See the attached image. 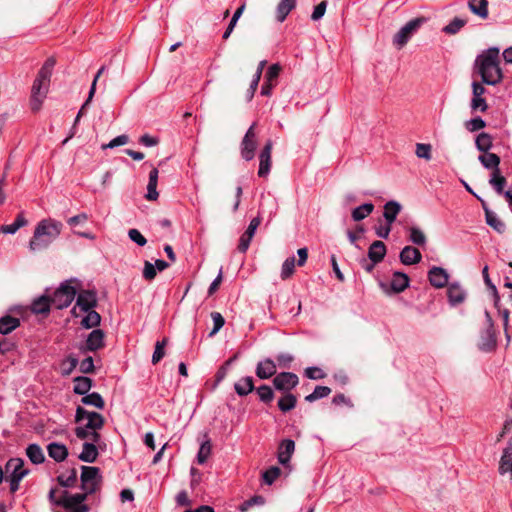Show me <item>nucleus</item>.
Returning a JSON list of instances; mask_svg holds the SVG:
<instances>
[{"mask_svg":"<svg viewBox=\"0 0 512 512\" xmlns=\"http://www.w3.org/2000/svg\"><path fill=\"white\" fill-rule=\"evenodd\" d=\"M96 444L97 443L94 442H85L83 444L82 452L78 456L79 459L87 463L95 462L99 454Z\"/></svg>","mask_w":512,"mask_h":512,"instance_id":"nucleus-27","label":"nucleus"},{"mask_svg":"<svg viewBox=\"0 0 512 512\" xmlns=\"http://www.w3.org/2000/svg\"><path fill=\"white\" fill-rule=\"evenodd\" d=\"M26 224L27 220L25 219L23 213H20L17 215L13 223L3 225L0 230L4 234H15L21 227H24Z\"/></svg>","mask_w":512,"mask_h":512,"instance_id":"nucleus-45","label":"nucleus"},{"mask_svg":"<svg viewBox=\"0 0 512 512\" xmlns=\"http://www.w3.org/2000/svg\"><path fill=\"white\" fill-rule=\"evenodd\" d=\"M86 313V316L83 317L81 321V325L86 328H95L100 324L101 316L98 312H96L94 309L84 311Z\"/></svg>","mask_w":512,"mask_h":512,"instance_id":"nucleus-44","label":"nucleus"},{"mask_svg":"<svg viewBox=\"0 0 512 512\" xmlns=\"http://www.w3.org/2000/svg\"><path fill=\"white\" fill-rule=\"evenodd\" d=\"M85 420L87 421L85 423L86 428H91V430L102 429L105 423V419L100 413L78 406L75 413V422L80 424Z\"/></svg>","mask_w":512,"mask_h":512,"instance_id":"nucleus-8","label":"nucleus"},{"mask_svg":"<svg viewBox=\"0 0 512 512\" xmlns=\"http://www.w3.org/2000/svg\"><path fill=\"white\" fill-rule=\"evenodd\" d=\"M62 223L54 219L41 220L33 233L29 242V249L32 252L46 249L61 233Z\"/></svg>","mask_w":512,"mask_h":512,"instance_id":"nucleus-2","label":"nucleus"},{"mask_svg":"<svg viewBox=\"0 0 512 512\" xmlns=\"http://www.w3.org/2000/svg\"><path fill=\"white\" fill-rule=\"evenodd\" d=\"M298 383V376L292 372H281L273 379L275 389L284 393L290 392L298 385Z\"/></svg>","mask_w":512,"mask_h":512,"instance_id":"nucleus-13","label":"nucleus"},{"mask_svg":"<svg viewBox=\"0 0 512 512\" xmlns=\"http://www.w3.org/2000/svg\"><path fill=\"white\" fill-rule=\"evenodd\" d=\"M373 210L374 205L372 203H364L352 210V219L356 222H359L369 216Z\"/></svg>","mask_w":512,"mask_h":512,"instance_id":"nucleus-43","label":"nucleus"},{"mask_svg":"<svg viewBox=\"0 0 512 512\" xmlns=\"http://www.w3.org/2000/svg\"><path fill=\"white\" fill-rule=\"evenodd\" d=\"M258 398L264 402H271L274 398V391L268 385H260L258 386Z\"/></svg>","mask_w":512,"mask_h":512,"instance_id":"nucleus-57","label":"nucleus"},{"mask_svg":"<svg viewBox=\"0 0 512 512\" xmlns=\"http://www.w3.org/2000/svg\"><path fill=\"white\" fill-rule=\"evenodd\" d=\"M59 485L65 488H72L77 482V470L72 468L67 473H61L57 476Z\"/></svg>","mask_w":512,"mask_h":512,"instance_id":"nucleus-42","label":"nucleus"},{"mask_svg":"<svg viewBox=\"0 0 512 512\" xmlns=\"http://www.w3.org/2000/svg\"><path fill=\"white\" fill-rule=\"evenodd\" d=\"M81 489L83 492L81 494L89 495L95 493L100 488V470L97 467L93 466H82L81 468Z\"/></svg>","mask_w":512,"mask_h":512,"instance_id":"nucleus-5","label":"nucleus"},{"mask_svg":"<svg viewBox=\"0 0 512 512\" xmlns=\"http://www.w3.org/2000/svg\"><path fill=\"white\" fill-rule=\"evenodd\" d=\"M417 157L423 158L425 160L431 159V145L430 144H424V143H418L416 145V151H415Z\"/></svg>","mask_w":512,"mask_h":512,"instance_id":"nucleus-62","label":"nucleus"},{"mask_svg":"<svg viewBox=\"0 0 512 512\" xmlns=\"http://www.w3.org/2000/svg\"><path fill=\"white\" fill-rule=\"evenodd\" d=\"M256 231V218L251 219L247 230L241 235L237 250L240 253H245L250 245V242Z\"/></svg>","mask_w":512,"mask_h":512,"instance_id":"nucleus-21","label":"nucleus"},{"mask_svg":"<svg viewBox=\"0 0 512 512\" xmlns=\"http://www.w3.org/2000/svg\"><path fill=\"white\" fill-rule=\"evenodd\" d=\"M52 306L50 297L42 295L35 299L31 304V310L35 314H47Z\"/></svg>","mask_w":512,"mask_h":512,"instance_id":"nucleus-32","label":"nucleus"},{"mask_svg":"<svg viewBox=\"0 0 512 512\" xmlns=\"http://www.w3.org/2000/svg\"><path fill=\"white\" fill-rule=\"evenodd\" d=\"M410 279L407 274L395 271L392 275L390 288L393 293H401L409 286Z\"/></svg>","mask_w":512,"mask_h":512,"instance_id":"nucleus-20","label":"nucleus"},{"mask_svg":"<svg viewBox=\"0 0 512 512\" xmlns=\"http://www.w3.org/2000/svg\"><path fill=\"white\" fill-rule=\"evenodd\" d=\"M265 206H267L268 208L267 212L270 218L272 214L275 213V211L277 210L276 199L271 197L270 195L268 197L262 196V201L260 203L261 213L266 212Z\"/></svg>","mask_w":512,"mask_h":512,"instance_id":"nucleus-56","label":"nucleus"},{"mask_svg":"<svg viewBox=\"0 0 512 512\" xmlns=\"http://www.w3.org/2000/svg\"><path fill=\"white\" fill-rule=\"evenodd\" d=\"M256 122H253L247 130L240 145L241 157L250 161L255 157L256 152Z\"/></svg>","mask_w":512,"mask_h":512,"instance_id":"nucleus-10","label":"nucleus"},{"mask_svg":"<svg viewBox=\"0 0 512 512\" xmlns=\"http://www.w3.org/2000/svg\"><path fill=\"white\" fill-rule=\"evenodd\" d=\"M409 231V240L417 245V246H425L426 245V242H427V238L424 234V232L418 228V227H415V226H412L408 229Z\"/></svg>","mask_w":512,"mask_h":512,"instance_id":"nucleus-48","label":"nucleus"},{"mask_svg":"<svg viewBox=\"0 0 512 512\" xmlns=\"http://www.w3.org/2000/svg\"><path fill=\"white\" fill-rule=\"evenodd\" d=\"M128 236L131 241L135 242L139 246H144L147 243L146 238L137 229H130L128 231Z\"/></svg>","mask_w":512,"mask_h":512,"instance_id":"nucleus-63","label":"nucleus"},{"mask_svg":"<svg viewBox=\"0 0 512 512\" xmlns=\"http://www.w3.org/2000/svg\"><path fill=\"white\" fill-rule=\"evenodd\" d=\"M98 430L99 429L91 430V428H86V424H83L75 428V435L81 440L88 439L91 440V442L99 443L101 435Z\"/></svg>","mask_w":512,"mask_h":512,"instance_id":"nucleus-26","label":"nucleus"},{"mask_svg":"<svg viewBox=\"0 0 512 512\" xmlns=\"http://www.w3.org/2000/svg\"><path fill=\"white\" fill-rule=\"evenodd\" d=\"M386 252L387 249L384 242L376 240L370 245L368 249V258L374 263H379L384 259Z\"/></svg>","mask_w":512,"mask_h":512,"instance_id":"nucleus-23","label":"nucleus"},{"mask_svg":"<svg viewBox=\"0 0 512 512\" xmlns=\"http://www.w3.org/2000/svg\"><path fill=\"white\" fill-rule=\"evenodd\" d=\"M399 258L404 265H414L421 261L422 254L418 248L408 245L401 250Z\"/></svg>","mask_w":512,"mask_h":512,"instance_id":"nucleus-18","label":"nucleus"},{"mask_svg":"<svg viewBox=\"0 0 512 512\" xmlns=\"http://www.w3.org/2000/svg\"><path fill=\"white\" fill-rule=\"evenodd\" d=\"M482 275H483L485 284L493 290L494 306H495V308H498V303L500 302V297H499L498 291L496 289V286L494 284H492V282L489 278L487 265L483 268Z\"/></svg>","mask_w":512,"mask_h":512,"instance_id":"nucleus-59","label":"nucleus"},{"mask_svg":"<svg viewBox=\"0 0 512 512\" xmlns=\"http://www.w3.org/2000/svg\"><path fill=\"white\" fill-rule=\"evenodd\" d=\"M5 480L9 483L10 492L14 494L19 490L20 482L30 470L25 468L22 458H10L5 464Z\"/></svg>","mask_w":512,"mask_h":512,"instance_id":"nucleus-3","label":"nucleus"},{"mask_svg":"<svg viewBox=\"0 0 512 512\" xmlns=\"http://www.w3.org/2000/svg\"><path fill=\"white\" fill-rule=\"evenodd\" d=\"M26 455L33 464H42L45 456L42 448L38 444H29L26 448Z\"/></svg>","mask_w":512,"mask_h":512,"instance_id":"nucleus-35","label":"nucleus"},{"mask_svg":"<svg viewBox=\"0 0 512 512\" xmlns=\"http://www.w3.org/2000/svg\"><path fill=\"white\" fill-rule=\"evenodd\" d=\"M167 343H168L167 338H164L161 341L156 342L155 349H154L152 359H151L152 364L155 365L163 359V357L165 356V347H166Z\"/></svg>","mask_w":512,"mask_h":512,"instance_id":"nucleus-51","label":"nucleus"},{"mask_svg":"<svg viewBox=\"0 0 512 512\" xmlns=\"http://www.w3.org/2000/svg\"><path fill=\"white\" fill-rule=\"evenodd\" d=\"M280 474H281V469L277 466H272L263 472V474H262L263 482L266 485H272L275 482V480L280 476Z\"/></svg>","mask_w":512,"mask_h":512,"instance_id":"nucleus-54","label":"nucleus"},{"mask_svg":"<svg viewBox=\"0 0 512 512\" xmlns=\"http://www.w3.org/2000/svg\"><path fill=\"white\" fill-rule=\"evenodd\" d=\"M449 303L453 306L462 303L466 298V293L457 283H451L447 289Z\"/></svg>","mask_w":512,"mask_h":512,"instance_id":"nucleus-24","label":"nucleus"},{"mask_svg":"<svg viewBox=\"0 0 512 512\" xmlns=\"http://www.w3.org/2000/svg\"><path fill=\"white\" fill-rule=\"evenodd\" d=\"M480 163L486 168L493 171L500 170L499 164L501 162L500 157L495 153H490L489 151L484 152V154L478 157Z\"/></svg>","mask_w":512,"mask_h":512,"instance_id":"nucleus-30","label":"nucleus"},{"mask_svg":"<svg viewBox=\"0 0 512 512\" xmlns=\"http://www.w3.org/2000/svg\"><path fill=\"white\" fill-rule=\"evenodd\" d=\"M211 318L213 321V329L209 333V336H214L225 324V319L219 312H212Z\"/></svg>","mask_w":512,"mask_h":512,"instance_id":"nucleus-58","label":"nucleus"},{"mask_svg":"<svg viewBox=\"0 0 512 512\" xmlns=\"http://www.w3.org/2000/svg\"><path fill=\"white\" fill-rule=\"evenodd\" d=\"M212 450V445L209 439L203 441L200 445L199 451L197 453V462L200 465H203L208 460Z\"/></svg>","mask_w":512,"mask_h":512,"instance_id":"nucleus-50","label":"nucleus"},{"mask_svg":"<svg viewBox=\"0 0 512 512\" xmlns=\"http://www.w3.org/2000/svg\"><path fill=\"white\" fill-rule=\"evenodd\" d=\"M92 387V380L86 376H78L74 379L73 391L78 395H86Z\"/></svg>","mask_w":512,"mask_h":512,"instance_id":"nucleus-40","label":"nucleus"},{"mask_svg":"<svg viewBox=\"0 0 512 512\" xmlns=\"http://www.w3.org/2000/svg\"><path fill=\"white\" fill-rule=\"evenodd\" d=\"M428 280L433 287L443 288L448 284L449 275L445 269L434 266L428 272Z\"/></svg>","mask_w":512,"mask_h":512,"instance_id":"nucleus-17","label":"nucleus"},{"mask_svg":"<svg viewBox=\"0 0 512 512\" xmlns=\"http://www.w3.org/2000/svg\"><path fill=\"white\" fill-rule=\"evenodd\" d=\"M272 141L268 140L259 154L258 177L267 176L271 169Z\"/></svg>","mask_w":512,"mask_h":512,"instance_id":"nucleus-16","label":"nucleus"},{"mask_svg":"<svg viewBox=\"0 0 512 512\" xmlns=\"http://www.w3.org/2000/svg\"><path fill=\"white\" fill-rule=\"evenodd\" d=\"M475 145L477 149L481 152H487L491 149L493 145V140L490 134L486 132H481L475 140Z\"/></svg>","mask_w":512,"mask_h":512,"instance_id":"nucleus-47","label":"nucleus"},{"mask_svg":"<svg viewBox=\"0 0 512 512\" xmlns=\"http://www.w3.org/2000/svg\"><path fill=\"white\" fill-rule=\"evenodd\" d=\"M295 265H296V260H295L294 256L287 258L283 262L282 268H281V278L283 280H286L293 275Z\"/></svg>","mask_w":512,"mask_h":512,"instance_id":"nucleus-53","label":"nucleus"},{"mask_svg":"<svg viewBox=\"0 0 512 512\" xmlns=\"http://www.w3.org/2000/svg\"><path fill=\"white\" fill-rule=\"evenodd\" d=\"M296 0H281L277 6L276 19L282 23L288 14L295 8Z\"/></svg>","mask_w":512,"mask_h":512,"instance_id":"nucleus-34","label":"nucleus"},{"mask_svg":"<svg viewBox=\"0 0 512 512\" xmlns=\"http://www.w3.org/2000/svg\"><path fill=\"white\" fill-rule=\"evenodd\" d=\"M55 64H56V61L54 58H52V57L48 58L42 65L41 69L39 70L36 80L41 81L44 84L50 85V79H51Z\"/></svg>","mask_w":512,"mask_h":512,"instance_id":"nucleus-28","label":"nucleus"},{"mask_svg":"<svg viewBox=\"0 0 512 512\" xmlns=\"http://www.w3.org/2000/svg\"><path fill=\"white\" fill-rule=\"evenodd\" d=\"M485 126L486 122L481 117L472 118L465 123L466 129L470 132L481 130Z\"/></svg>","mask_w":512,"mask_h":512,"instance_id":"nucleus-60","label":"nucleus"},{"mask_svg":"<svg viewBox=\"0 0 512 512\" xmlns=\"http://www.w3.org/2000/svg\"><path fill=\"white\" fill-rule=\"evenodd\" d=\"M489 184L493 187L497 194L502 195L504 193V188L507 184V181L506 178L501 175V171L496 170L491 173Z\"/></svg>","mask_w":512,"mask_h":512,"instance_id":"nucleus-41","label":"nucleus"},{"mask_svg":"<svg viewBox=\"0 0 512 512\" xmlns=\"http://www.w3.org/2000/svg\"><path fill=\"white\" fill-rule=\"evenodd\" d=\"M104 346V333L100 329H94L87 337L86 349L96 351Z\"/></svg>","mask_w":512,"mask_h":512,"instance_id":"nucleus-25","label":"nucleus"},{"mask_svg":"<svg viewBox=\"0 0 512 512\" xmlns=\"http://www.w3.org/2000/svg\"><path fill=\"white\" fill-rule=\"evenodd\" d=\"M499 52V48L491 47L476 57L474 66L483 84L495 86L503 80Z\"/></svg>","mask_w":512,"mask_h":512,"instance_id":"nucleus-1","label":"nucleus"},{"mask_svg":"<svg viewBox=\"0 0 512 512\" xmlns=\"http://www.w3.org/2000/svg\"><path fill=\"white\" fill-rule=\"evenodd\" d=\"M282 67L279 63L272 64L264 75V82L261 87L262 96H270L273 88L278 85V78Z\"/></svg>","mask_w":512,"mask_h":512,"instance_id":"nucleus-11","label":"nucleus"},{"mask_svg":"<svg viewBox=\"0 0 512 512\" xmlns=\"http://www.w3.org/2000/svg\"><path fill=\"white\" fill-rule=\"evenodd\" d=\"M466 24L464 19L455 17L448 25L443 28V32L449 35L456 34Z\"/></svg>","mask_w":512,"mask_h":512,"instance_id":"nucleus-55","label":"nucleus"},{"mask_svg":"<svg viewBox=\"0 0 512 512\" xmlns=\"http://www.w3.org/2000/svg\"><path fill=\"white\" fill-rule=\"evenodd\" d=\"M76 296V289L68 281L62 283L50 297L52 306L56 309L67 308Z\"/></svg>","mask_w":512,"mask_h":512,"instance_id":"nucleus-7","label":"nucleus"},{"mask_svg":"<svg viewBox=\"0 0 512 512\" xmlns=\"http://www.w3.org/2000/svg\"><path fill=\"white\" fill-rule=\"evenodd\" d=\"M295 452V442L292 439H283L279 445L277 450V459L278 462L284 466L285 468H291V458Z\"/></svg>","mask_w":512,"mask_h":512,"instance_id":"nucleus-14","label":"nucleus"},{"mask_svg":"<svg viewBox=\"0 0 512 512\" xmlns=\"http://www.w3.org/2000/svg\"><path fill=\"white\" fill-rule=\"evenodd\" d=\"M425 22L424 18H415L407 22L394 36L393 43L398 48H402L410 40L412 35Z\"/></svg>","mask_w":512,"mask_h":512,"instance_id":"nucleus-9","label":"nucleus"},{"mask_svg":"<svg viewBox=\"0 0 512 512\" xmlns=\"http://www.w3.org/2000/svg\"><path fill=\"white\" fill-rule=\"evenodd\" d=\"M158 169L153 168L149 173V181L147 185V194L146 199L149 201L157 200L159 194L157 192V184H158Z\"/></svg>","mask_w":512,"mask_h":512,"instance_id":"nucleus-29","label":"nucleus"},{"mask_svg":"<svg viewBox=\"0 0 512 512\" xmlns=\"http://www.w3.org/2000/svg\"><path fill=\"white\" fill-rule=\"evenodd\" d=\"M296 405L297 397L290 392L284 393V395L278 400V408L283 413L293 410Z\"/></svg>","mask_w":512,"mask_h":512,"instance_id":"nucleus-36","label":"nucleus"},{"mask_svg":"<svg viewBox=\"0 0 512 512\" xmlns=\"http://www.w3.org/2000/svg\"><path fill=\"white\" fill-rule=\"evenodd\" d=\"M97 306L96 293L91 290H84L80 292L76 298V306L72 309V313L78 316L76 309L79 308L82 312L94 309Z\"/></svg>","mask_w":512,"mask_h":512,"instance_id":"nucleus-15","label":"nucleus"},{"mask_svg":"<svg viewBox=\"0 0 512 512\" xmlns=\"http://www.w3.org/2000/svg\"><path fill=\"white\" fill-rule=\"evenodd\" d=\"M276 373L274 361L266 359L258 363V378L267 379Z\"/></svg>","mask_w":512,"mask_h":512,"instance_id":"nucleus-37","label":"nucleus"},{"mask_svg":"<svg viewBox=\"0 0 512 512\" xmlns=\"http://www.w3.org/2000/svg\"><path fill=\"white\" fill-rule=\"evenodd\" d=\"M128 142H129L128 135L122 134V135H119V136L115 137L114 139H112L109 143L103 144L102 145V149L103 150H105V149H113L115 147L125 145Z\"/></svg>","mask_w":512,"mask_h":512,"instance_id":"nucleus-61","label":"nucleus"},{"mask_svg":"<svg viewBox=\"0 0 512 512\" xmlns=\"http://www.w3.org/2000/svg\"><path fill=\"white\" fill-rule=\"evenodd\" d=\"M86 499V494H72L64 490L62 491V500L58 504L66 512H89L90 507L85 503Z\"/></svg>","mask_w":512,"mask_h":512,"instance_id":"nucleus-6","label":"nucleus"},{"mask_svg":"<svg viewBox=\"0 0 512 512\" xmlns=\"http://www.w3.org/2000/svg\"><path fill=\"white\" fill-rule=\"evenodd\" d=\"M20 325V320L16 317L6 315L0 318V333L7 335Z\"/></svg>","mask_w":512,"mask_h":512,"instance_id":"nucleus-39","label":"nucleus"},{"mask_svg":"<svg viewBox=\"0 0 512 512\" xmlns=\"http://www.w3.org/2000/svg\"><path fill=\"white\" fill-rule=\"evenodd\" d=\"M48 456L56 462H63L68 457V449L64 444L51 442L47 446Z\"/></svg>","mask_w":512,"mask_h":512,"instance_id":"nucleus-22","label":"nucleus"},{"mask_svg":"<svg viewBox=\"0 0 512 512\" xmlns=\"http://www.w3.org/2000/svg\"><path fill=\"white\" fill-rule=\"evenodd\" d=\"M484 315L486 327L480 332L478 348L483 352H492L497 347V335L494 328V321L488 310H485Z\"/></svg>","mask_w":512,"mask_h":512,"instance_id":"nucleus-4","label":"nucleus"},{"mask_svg":"<svg viewBox=\"0 0 512 512\" xmlns=\"http://www.w3.org/2000/svg\"><path fill=\"white\" fill-rule=\"evenodd\" d=\"M156 268L155 265H153L149 261L144 262V268H143V278L145 280L151 281L156 277Z\"/></svg>","mask_w":512,"mask_h":512,"instance_id":"nucleus-64","label":"nucleus"},{"mask_svg":"<svg viewBox=\"0 0 512 512\" xmlns=\"http://www.w3.org/2000/svg\"><path fill=\"white\" fill-rule=\"evenodd\" d=\"M49 91V85L41 81L34 80L31 88L30 106L33 112L41 109L42 103L45 100Z\"/></svg>","mask_w":512,"mask_h":512,"instance_id":"nucleus-12","label":"nucleus"},{"mask_svg":"<svg viewBox=\"0 0 512 512\" xmlns=\"http://www.w3.org/2000/svg\"><path fill=\"white\" fill-rule=\"evenodd\" d=\"M468 7L473 14L480 18H488V0H468Z\"/></svg>","mask_w":512,"mask_h":512,"instance_id":"nucleus-31","label":"nucleus"},{"mask_svg":"<svg viewBox=\"0 0 512 512\" xmlns=\"http://www.w3.org/2000/svg\"><path fill=\"white\" fill-rule=\"evenodd\" d=\"M235 391L239 396H245L251 393L254 390V380L252 377L247 376L241 378L234 385Z\"/></svg>","mask_w":512,"mask_h":512,"instance_id":"nucleus-38","label":"nucleus"},{"mask_svg":"<svg viewBox=\"0 0 512 512\" xmlns=\"http://www.w3.org/2000/svg\"><path fill=\"white\" fill-rule=\"evenodd\" d=\"M496 309L498 310V313H499V315L502 318L504 334H505V338L507 340V345H508L510 340H511V333H512V330H511L510 325H509V315H510V312L506 308L502 309L500 307V302L498 303V308H496Z\"/></svg>","mask_w":512,"mask_h":512,"instance_id":"nucleus-49","label":"nucleus"},{"mask_svg":"<svg viewBox=\"0 0 512 512\" xmlns=\"http://www.w3.org/2000/svg\"><path fill=\"white\" fill-rule=\"evenodd\" d=\"M481 205L485 212L486 223L498 233H503L506 229L505 224L497 217L494 212L489 209L487 203L484 200H481Z\"/></svg>","mask_w":512,"mask_h":512,"instance_id":"nucleus-19","label":"nucleus"},{"mask_svg":"<svg viewBox=\"0 0 512 512\" xmlns=\"http://www.w3.org/2000/svg\"><path fill=\"white\" fill-rule=\"evenodd\" d=\"M401 210V205L396 201H388L384 205V212L383 216L386 220V223L389 225H392V223L396 220L397 215L399 214Z\"/></svg>","mask_w":512,"mask_h":512,"instance_id":"nucleus-33","label":"nucleus"},{"mask_svg":"<svg viewBox=\"0 0 512 512\" xmlns=\"http://www.w3.org/2000/svg\"><path fill=\"white\" fill-rule=\"evenodd\" d=\"M331 393V389L327 386H316L314 391L305 397V401L314 402L318 399L327 397Z\"/></svg>","mask_w":512,"mask_h":512,"instance_id":"nucleus-52","label":"nucleus"},{"mask_svg":"<svg viewBox=\"0 0 512 512\" xmlns=\"http://www.w3.org/2000/svg\"><path fill=\"white\" fill-rule=\"evenodd\" d=\"M81 402L84 405L94 406L98 409H103L105 406L104 399L97 392L84 395L81 399Z\"/></svg>","mask_w":512,"mask_h":512,"instance_id":"nucleus-46","label":"nucleus"}]
</instances>
